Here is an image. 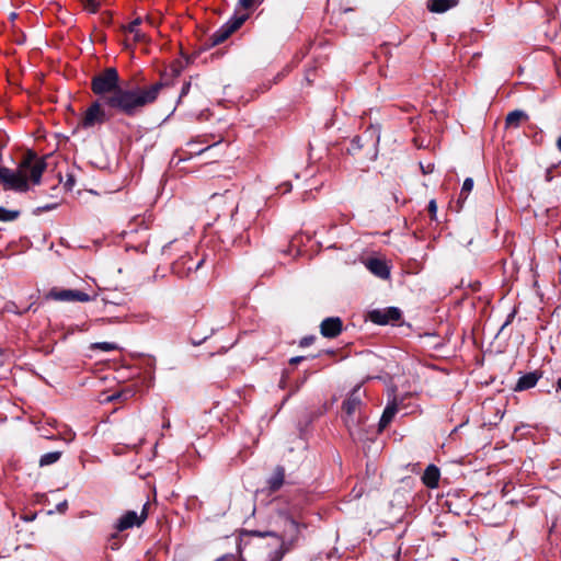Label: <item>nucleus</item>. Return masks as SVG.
<instances>
[{
	"label": "nucleus",
	"mask_w": 561,
	"mask_h": 561,
	"mask_svg": "<svg viewBox=\"0 0 561 561\" xmlns=\"http://www.w3.org/2000/svg\"><path fill=\"white\" fill-rule=\"evenodd\" d=\"M147 21H148L149 23H152V20H151V18H150V16H148V18H147Z\"/></svg>",
	"instance_id": "45"
},
{
	"label": "nucleus",
	"mask_w": 561,
	"mask_h": 561,
	"mask_svg": "<svg viewBox=\"0 0 561 561\" xmlns=\"http://www.w3.org/2000/svg\"><path fill=\"white\" fill-rule=\"evenodd\" d=\"M428 210L430 213L432 214V216L434 217L436 211H437V205H436V202L434 199H432L428 204Z\"/></svg>",
	"instance_id": "30"
},
{
	"label": "nucleus",
	"mask_w": 561,
	"mask_h": 561,
	"mask_svg": "<svg viewBox=\"0 0 561 561\" xmlns=\"http://www.w3.org/2000/svg\"><path fill=\"white\" fill-rule=\"evenodd\" d=\"M244 534L249 535V536H253V537H260V538H265V537H274L276 538L277 540L280 539L283 536L275 533V531H272V530H266V531H261V530H245Z\"/></svg>",
	"instance_id": "23"
},
{
	"label": "nucleus",
	"mask_w": 561,
	"mask_h": 561,
	"mask_svg": "<svg viewBox=\"0 0 561 561\" xmlns=\"http://www.w3.org/2000/svg\"><path fill=\"white\" fill-rule=\"evenodd\" d=\"M91 348L92 350H101L103 352H111V351L117 350L118 346L115 343H111V342H98V343H93L91 345Z\"/></svg>",
	"instance_id": "24"
},
{
	"label": "nucleus",
	"mask_w": 561,
	"mask_h": 561,
	"mask_svg": "<svg viewBox=\"0 0 561 561\" xmlns=\"http://www.w3.org/2000/svg\"><path fill=\"white\" fill-rule=\"evenodd\" d=\"M312 341H313V337H305L301 340L300 345L307 346V345L311 344Z\"/></svg>",
	"instance_id": "32"
},
{
	"label": "nucleus",
	"mask_w": 561,
	"mask_h": 561,
	"mask_svg": "<svg viewBox=\"0 0 561 561\" xmlns=\"http://www.w3.org/2000/svg\"><path fill=\"white\" fill-rule=\"evenodd\" d=\"M188 89H190V83H186V84L183 87V89H182V94L187 93Z\"/></svg>",
	"instance_id": "39"
},
{
	"label": "nucleus",
	"mask_w": 561,
	"mask_h": 561,
	"mask_svg": "<svg viewBox=\"0 0 561 561\" xmlns=\"http://www.w3.org/2000/svg\"><path fill=\"white\" fill-rule=\"evenodd\" d=\"M439 477V469L435 465H428L422 476V481L426 486L434 489L438 485Z\"/></svg>",
	"instance_id": "16"
},
{
	"label": "nucleus",
	"mask_w": 561,
	"mask_h": 561,
	"mask_svg": "<svg viewBox=\"0 0 561 561\" xmlns=\"http://www.w3.org/2000/svg\"><path fill=\"white\" fill-rule=\"evenodd\" d=\"M468 421H469V419L467 417V420H466L465 422H462L460 425L456 426V427L454 428V431H453V432H457V431H458V428H459V427H462L465 424H467V423H468Z\"/></svg>",
	"instance_id": "38"
},
{
	"label": "nucleus",
	"mask_w": 561,
	"mask_h": 561,
	"mask_svg": "<svg viewBox=\"0 0 561 561\" xmlns=\"http://www.w3.org/2000/svg\"><path fill=\"white\" fill-rule=\"evenodd\" d=\"M48 298L56 300V301H80V302H88L92 300V297H90L88 294L76 290V289H51L48 295Z\"/></svg>",
	"instance_id": "7"
},
{
	"label": "nucleus",
	"mask_w": 561,
	"mask_h": 561,
	"mask_svg": "<svg viewBox=\"0 0 561 561\" xmlns=\"http://www.w3.org/2000/svg\"><path fill=\"white\" fill-rule=\"evenodd\" d=\"M203 263H204V260H201V261L197 263V265H196V270H198V268L202 266V264H203Z\"/></svg>",
	"instance_id": "41"
},
{
	"label": "nucleus",
	"mask_w": 561,
	"mask_h": 561,
	"mask_svg": "<svg viewBox=\"0 0 561 561\" xmlns=\"http://www.w3.org/2000/svg\"><path fill=\"white\" fill-rule=\"evenodd\" d=\"M68 508V502L65 500L56 505V511L58 513H65Z\"/></svg>",
	"instance_id": "29"
},
{
	"label": "nucleus",
	"mask_w": 561,
	"mask_h": 561,
	"mask_svg": "<svg viewBox=\"0 0 561 561\" xmlns=\"http://www.w3.org/2000/svg\"><path fill=\"white\" fill-rule=\"evenodd\" d=\"M365 392L362 388H352L342 402L343 420L347 426L358 424L362 421L360 411L365 405Z\"/></svg>",
	"instance_id": "3"
},
{
	"label": "nucleus",
	"mask_w": 561,
	"mask_h": 561,
	"mask_svg": "<svg viewBox=\"0 0 561 561\" xmlns=\"http://www.w3.org/2000/svg\"><path fill=\"white\" fill-rule=\"evenodd\" d=\"M421 168H422V171L424 173H430V172L433 171V165L432 164H428L427 168H424L423 165H421Z\"/></svg>",
	"instance_id": "35"
},
{
	"label": "nucleus",
	"mask_w": 561,
	"mask_h": 561,
	"mask_svg": "<svg viewBox=\"0 0 561 561\" xmlns=\"http://www.w3.org/2000/svg\"><path fill=\"white\" fill-rule=\"evenodd\" d=\"M282 512H285L284 510L278 512V516L284 520V534L287 536L285 539H289L291 536L296 535L295 529L290 526L288 522H286L285 517L280 514Z\"/></svg>",
	"instance_id": "27"
},
{
	"label": "nucleus",
	"mask_w": 561,
	"mask_h": 561,
	"mask_svg": "<svg viewBox=\"0 0 561 561\" xmlns=\"http://www.w3.org/2000/svg\"><path fill=\"white\" fill-rule=\"evenodd\" d=\"M38 431L41 432V435L44 438H46V439H55L54 435H49L48 432L44 431L43 428H38Z\"/></svg>",
	"instance_id": "31"
},
{
	"label": "nucleus",
	"mask_w": 561,
	"mask_h": 561,
	"mask_svg": "<svg viewBox=\"0 0 561 561\" xmlns=\"http://www.w3.org/2000/svg\"><path fill=\"white\" fill-rule=\"evenodd\" d=\"M61 455H62V453L58 451V450L44 454L41 456L38 465H39V467H46V466L53 465L60 459Z\"/></svg>",
	"instance_id": "19"
},
{
	"label": "nucleus",
	"mask_w": 561,
	"mask_h": 561,
	"mask_svg": "<svg viewBox=\"0 0 561 561\" xmlns=\"http://www.w3.org/2000/svg\"><path fill=\"white\" fill-rule=\"evenodd\" d=\"M47 163L45 158H39L34 152H27L15 170L0 167V182L4 190L27 192L30 183H41L43 172Z\"/></svg>",
	"instance_id": "1"
},
{
	"label": "nucleus",
	"mask_w": 561,
	"mask_h": 561,
	"mask_svg": "<svg viewBox=\"0 0 561 561\" xmlns=\"http://www.w3.org/2000/svg\"><path fill=\"white\" fill-rule=\"evenodd\" d=\"M57 207V204H54V205H47V206H44V207H41L39 210H44V211H47V210H51L54 208Z\"/></svg>",
	"instance_id": "34"
},
{
	"label": "nucleus",
	"mask_w": 561,
	"mask_h": 561,
	"mask_svg": "<svg viewBox=\"0 0 561 561\" xmlns=\"http://www.w3.org/2000/svg\"><path fill=\"white\" fill-rule=\"evenodd\" d=\"M285 479V469L282 466H277L273 472V474L267 479V488L270 492L278 491L283 484Z\"/></svg>",
	"instance_id": "15"
},
{
	"label": "nucleus",
	"mask_w": 561,
	"mask_h": 561,
	"mask_svg": "<svg viewBox=\"0 0 561 561\" xmlns=\"http://www.w3.org/2000/svg\"><path fill=\"white\" fill-rule=\"evenodd\" d=\"M515 391H522V390H525L526 388H522V387H518V388H513Z\"/></svg>",
	"instance_id": "43"
},
{
	"label": "nucleus",
	"mask_w": 561,
	"mask_h": 561,
	"mask_svg": "<svg viewBox=\"0 0 561 561\" xmlns=\"http://www.w3.org/2000/svg\"><path fill=\"white\" fill-rule=\"evenodd\" d=\"M262 0H239V4L243 8V9H249L251 8L252 5H254L256 2H261Z\"/></svg>",
	"instance_id": "28"
},
{
	"label": "nucleus",
	"mask_w": 561,
	"mask_h": 561,
	"mask_svg": "<svg viewBox=\"0 0 561 561\" xmlns=\"http://www.w3.org/2000/svg\"><path fill=\"white\" fill-rule=\"evenodd\" d=\"M540 377H541V374L538 371L528 373L519 378L516 386H527V387L536 386V383L539 381Z\"/></svg>",
	"instance_id": "20"
},
{
	"label": "nucleus",
	"mask_w": 561,
	"mask_h": 561,
	"mask_svg": "<svg viewBox=\"0 0 561 561\" xmlns=\"http://www.w3.org/2000/svg\"><path fill=\"white\" fill-rule=\"evenodd\" d=\"M457 4V0H428L427 9L434 13H444Z\"/></svg>",
	"instance_id": "17"
},
{
	"label": "nucleus",
	"mask_w": 561,
	"mask_h": 561,
	"mask_svg": "<svg viewBox=\"0 0 561 561\" xmlns=\"http://www.w3.org/2000/svg\"><path fill=\"white\" fill-rule=\"evenodd\" d=\"M141 23V19H135L125 30L131 34H134V39L136 42H142L146 39V35L138 30V25Z\"/></svg>",
	"instance_id": "21"
},
{
	"label": "nucleus",
	"mask_w": 561,
	"mask_h": 561,
	"mask_svg": "<svg viewBox=\"0 0 561 561\" xmlns=\"http://www.w3.org/2000/svg\"><path fill=\"white\" fill-rule=\"evenodd\" d=\"M19 216V211L16 210H8L0 206V220L2 221H12L16 219Z\"/></svg>",
	"instance_id": "25"
},
{
	"label": "nucleus",
	"mask_w": 561,
	"mask_h": 561,
	"mask_svg": "<svg viewBox=\"0 0 561 561\" xmlns=\"http://www.w3.org/2000/svg\"><path fill=\"white\" fill-rule=\"evenodd\" d=\"M397 388H391V391L388 393V403L383 409V412L378 422V432L381 433L385 428L392 422L397 412H398V402H397Z\"/></svg>",
	"instance_id": "8"
},
{
	"label": "nucleus",
	"mask_w": 561,
	"mask_h": 561,
	"mask_svg": "<svg viewBox=\"0 0 561 561\" xmlns=\"http://www.w3.org/2000/svg\"><path fill=\"white\" fill-rule=\"evenodd\" d=\"M161 87V83H156L146 89L123 90L118 88L113 94L104 98V103L127 115H133L139 108L152 103L157 99Z\"/></svg>",
	"instance_id": "2"
},
{
	"label": "nucleus",
	"mask_w": 561,
	"mask_h": 561,
	"mask_svg": "<svg viewBox=\"0 0 561 561\" xmlns=\"http://www.w3.org/2000/svg\"><path fill=\"white\" fill-rule=\"evenodd\" d=\"M557 386H561V377L558 379Z\"/></svg>",
	"instance_id": "44"
},
{
	"label": "nucleus",
	"mask_w": 561,
	"mask_h": 561,
	"mask_svg": "<svg viewBox=\"0 0 561 561\" xmlns=\"http://www.w3.org/2000/svg\"><path fill=\"white\" fill-rule=\"evenodd\" d=\"M557 147H558L559 151L561 152V136L557 140Z\"/></svg>",
	"instance_id": "40"
},
{
	"label": "nucleus",
	"mask_w": 561,
	"mask_h": 561,
	"mask_svg": "<svg viewBox=\"0 0 561 561\" xmlns=\"http://www.w3.org/2000/svg\"><path fill=\"white\" fill-rule=\"evenodd\" d=\"M81 2H82L83 8L91 13L96 12V10L100 7L99 0H81Z\"/></svg>",
	"instance_id": "26"
},
{
	"label": "nucleus",
	"mask_w": 561,
	"mask_h": 561,
	"mask_svg": "<svg viewBox=\"0 0 561 561\" xmlns=\"http://www.w3.org/2000/svg\"><path fill=\"white\" fill-rule=\"evenodd\" d=\"M401 317V311L398 308L390 307L383 310H374L370 312V319L377 324H388L398 321Z\"/></svg>",
	"instance_id": "10"
},
{
	"label": "nucleus",
	"mask_w": 561,
	"mask_h": 561,
	"mask_svg": "<svg viewBox=\"0 0 561 561\" xmlns=\"http://www.w3.org/2000/svg\"><path fill=\"white\" fill-rule=\"evenodd\" d=\"M134 389L135 388H121V390L114 391L112 393H110L108 391H103L99 396V401H100V403L103 404V403H108V402H113V401L121 400V399L127 400L135 394Z\"/></svg>",
	"instance_id": "14"
},
{
	"label": "nucleus",
	"mask_w": 561,
	"mask_h": 561,
	"mask_svg": "<svg viewBox=\"0 0 561 561\" xmlns=\"http://www.w3.org/2000/svg\"><path fill=\"white\" fill-rule=\"evenodd\" d=\"M73 179L72 178H69L68 181L66 182L65 186L68 187V188H71L73 186Z\"/></svg>",
	"instance_id": "37"
},
{
	"label": "nucleus",
	"mask_w": 561,
	"mask_h": 561,
	"mask_svg": "<svg viewBox=\"0 0 561 561\" xmlns=\"http://www.w3.org/2000/svg\"><path fill=\"white\" fill-rule=\"evenodd\" d=\"M229 558H232V554H224V556L217 558L215 561H225Z\"/></svg>",
	"instance_id": "36"
},
{
	"label": "nucleus",
	"mask_w": 561,
	"mask_h": 561,
	"mask_svg": "<svg viewBox=\"0 0 561 561\" xmlns=\"http://www.w3.org/2000/svg\"><path fill=\"white\" fill-rule=\"evenodd\" d=\"M321 334L325 337H335L342 331V321L337 317L324 319L320 324Z\"/></svg>",
	"instance_id": "12"
},
{
	"label": "nucleus",
	"mask_w": 561,
	"mask_h": 561,
	"mask_svg": "<svg viewBox=\"0 0 561 561\" xmlns=\"http://www.w3.org/2000/svg\"><path fill=\"white\" fill-rule=\"evenodd\" d=\"M472 188H473V180L471 178H467L463 181L457 203L461 205L467 199V197L470 194V192L472 191Z\"/></svg>",
	"instance_id": "22"
},
{
	"label": "nucleus",
	"mask_w": 561,
	"mask_h": 561,
	"mask_svg": "<svg viewBox=\"0 0 561 561\" xmlns=\"http://www.w3.org/2000/svg\"><path fill=\"white\" fill-rule=\"evenodd\" d=\"M148 517L147 504L144 505L142 511L138 514L136 511L125 512L115 523L114 528L117 531H124L135 526H141Z\"/></svg>",
	"instance_id": "6"
},
{
	"label": "nucleus",
	"mask_w": 561,
	"mask_h": 561,
	"mask_svg": "<svg viewBox=\"0 0 561 561\" xmlns=\"http://www.w3.org/2000/svg\"><path fill=\"white\" fill-rule=\"evenodd\" d=\"M118 88V73L114 68H107L92 80L93 92L103 95V99L113 94Z\"/></svg>",
	"instance_id": "5"
},
{
	"label": "nucleus",
	"mask_w": 561,
	"mask_h": 561,
	"mask_svg": "<svg viewBox=\"0 0 561 561\" xmlns=\"http://www.w3.org/2000/svg\"><path fill=\"white\" fill-rule=\"evenodd\" d=\"M365 265L370 273L379 278L387 279L390 276L389 266L380 259H368Z\"/></svg>",
	"instance_id": "13"
},
{
	"label": "nucleus",
	"mask_w": 561,
	"mask_h": 561,
	"mask_svg": "<svg viewBox=\"0 0 561 561\" xmlns=\"http://www.w3.org/2000/svg\"><path fill=\"white\" fill-rule=\"evenodd\" d=\"M168 427H170V422H169V421H167V422L163 424V428H168Z\"/></svg>",
	"instance_id": "42"
},
{
	"label": "nucleus",
	"mask_w": 561,
	"mask_h": 561,
	"mask_svg": "<svg viewBox=\"0 0 561 561\" xmlns=\"http://www.w3.org/2000/svg\"><path fill=\"white\" fill-rule=\"evenodd\" d=\"M243 22L244 18H240L231 23H227L226 25L221 26L210 37L213 45H218L225 42L236 30H238L241 26Z\"/></svg>",
	"instance_id": "11"
},
{
	"label": "nucleus",
	"mask_w": 561,
	"mask_h": 561,
	"mask_svg": "<svg viewBox=\"0 0 561 561\" xmlns=\"http://www.w3.org/2000/svg\"><path fill=\"white\" fill-rule=\"evenodd\" d=\"M280 514L295 529L296 535L291 536L289 539H285V536L278 539V548L267 554L266 561H282L284 556L290 551L293 546L299 540L301 530L307 528L305 523H299L289 512H282Z\"/></svg>",
	"instance_id": "4"
},
{
	"label": "nucleus",
	"mask_w": 561,
	"mask_h": 561,
	"mask_svg": "<svg viewBox=\"0 0 561 561\" xmlns=\"http://www.w3.org/2000/svg\"><path fill=\"white\" fill-rule=\"evenodd\" d=\"M302 359H305V357H302V356L293 357L290 359V364L296 365V364L300 363Z\"/></svg>",
	"instance_id": "33"
},
{
	"label": "nucleus",
	"mask_w": 561,
	"mask_h": 561,
	"mask_svg": "<svg viewBox=\"0 0 561 561\" xmlns=\"http://www.w3.org/2000/svg\"><path fill=\"white\" fill-rule=\"evenodd\" d=\"M105 119V113L101 108V104L99 102H94L91 106L85 111L80 125L84 128H90L96 124L103 123Z\"/></svg>",
	"instance_id": "9"
},
{
	"label": "nucleus",
	"mask_w": 561,
	"mask_h": 561,
	"mask_svg": "<svg viewBox=\"0 0 561 561\" xmlns=\"http://www.w3.org/2000/svg\"><path fill=\"white\" fill-rule=\"evenodd\" d=\"M527 118V114L523 111H513L506 116V125L508 127H518L520 122Z\"/></svg>",
	"instance_id": "18"
}]
</instances>
